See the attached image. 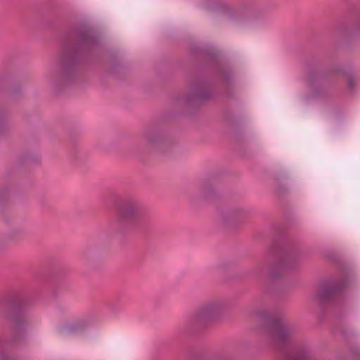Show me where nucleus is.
<instances>
[{"label":"nucleus","instance_id":"obj_4","mask_svg":"<svg viewBox=\"0 0 360 360\" xmlns=\"http://www.w3.org/2000/svg\"><path fill=\"white\" fill-rule=\"evenodd\" d=\"M289 334L288 328L283 324H279L274 330L272 338L275 341H283L288 337Z\"/></svg>","mask_w":360,"mask_h":360},{"label":"nucleus","instance_id":"obj_8","mask_svg":"<svg viewBox=\"0 0 360 360\" xmlns=\"http://www.w3.org/2000/svg\"><path fill=\"white\" fill-rule=\"evenodd\" d=\"M359 20H360V16L358 18Z\"/></svg>","mask_w":360,"mask_h":360},{"label":"nucleus","instance_id":"obj_3","mask_svg":"<svg viewBox=\"0 0 360 360\" xmlns=\"http://www.w3.org/2000/svg\"><path fill=\"white\" fill-rule=\"evenodd\" d=\"M219 14L225 20H236L240 19L241 14L234 8L229 5H224L219 9Z\"/></svg>","mask_w":360,"mask_h":360},{"label":"nucleus","instance_id":"obj_2","mask_svg":"<svg viewBox=\"0 0 360 360\" xmlns=\"http://www.w3.org/2000/svg\"><path fill=\"white\" fill-rule=\"evenodd\" d=\"M223 309V305L219 302H212L204 304L198 311L201 319L209 320L219 314Z\"/></svg>","mask_w":360,"mask_h":360},{"label":"nucleus","instance_id":"obj_7","mask_svg":"<svg viewBox=\"0 0 360 360\" xmlns=\"http://www.w3.org/2000/svg\"><path fill=\"white\" fill-rule=\"evenodd\" d=\"M16 325H18V326L20 325V323L18 322V320H16Z\"/></svg>","mask_w":360,"mask_h":360},{"label":"nucleus","instance_id":"obj_5","mask_svg":"<svg viewBox=\"0 0 360 360\" xmlns=\"http://www.w3.org/2000/svg\"><path fill=\"white\" fill-rule=\"evenodd\" d=\"M0 360H14L13 358L8 356L4 353L2 349H0Z\"/></svg>","mask_w":360,"mask_h":360},{"label":"nucleus","instance_id":"obj_6","mask_svg":"<svg viewBox=\"0 0 360 360\" xmlns=\"http://www.w3.org/2000/svg\"><path fill=\"white\" fill-rule=\"evenodd\" d=\"M259 15H260L259 13H256V14H255V19L259 18Z\"/></svg>","mask_w":360,"mask_h":360},{"label":"nucleus","instance_id":"obj_1","mask_svg":"<svg viewBox=\"0 0 360 360\" xmlns=\"http://www.w3.org/2000/svg\"><path fill=\"white\" fill-rule=\"evenodd\" d=\"M140 210L139 206L132 201L123 202L118 210V215L120 219L129 221L139 216Z\"/></svg>","mask_w":360,"mask_h":360}]
</instances>
